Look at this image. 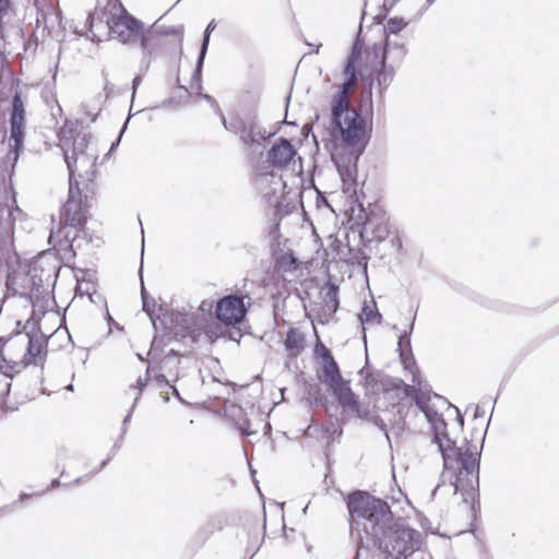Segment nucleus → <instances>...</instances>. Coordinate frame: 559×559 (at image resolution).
Returning <instances> with one entry per match:
<instances>
[{"label": "nucleus", "instance_id": "obj_22", "mask_svg": "<svg viewBox=\"0 0 559 559\" xmlns=\"http://www.w3.org/2000/svg\"><path fill=\"white\" fill-rule=\"evenodd\" d=\"M305 336L295 329L290 328L284 340V347L290 357H297L304 349Z\"/></svg>", "mask_w": 559, "mask_h": 559}, {"label": "nucleus", "instance_id": "obj_34", "mask_svg": "<svg viewBox=\"0 0 559 559\" xmlns=\"http://www.w3.org/2000/svg\"><path fill=\"white\" fill-rule=\"evenodd\" d=\"M401 361L405 369L409 370L413 373V381H416V372L418 371L416 366V360L413 355L412 349L406 352L399 353Z\"/></svg>", "mask_w": 559, "mask_h": 559}, {"label": "nucleus", "instance_id": "obj_48", "mask_svg": "<svg viewBox=\"0 0 559 559\" xmlns=\"http://www.w3.org/2000/svg\"><path fill=\"white\" fill-rule=\"evenodd\" d=\"M130 118H131V116L129 115V117L127 118V120L124 121V123H123V126H122V128H121V130H120L119 136H118V138L116 139V141L111 144V146H110V150H109L108 154H110L112 151H115V150L117 148V146L119 145L120 140H121V136H122L123 132H124V131H126V129H127V126H128V123H129Z\"/></svg>", "mask_w": 559, "mask_h": 559}, {"label": "nucleus", "instance_id": "obj_8", "mask_svg": "<svg viewBox=\"0 0 559 559\" xmlns=\"http://www.w3.org/2000/svg\"><path fill=\"white\" fill-rule=\"evenodd\" d=\"M107 26L110 35L122 44L136 45L147 35L143 22L128 12L107 21Z\"/></svg>", "mask_w": 559, "mask_h": 559}, {"label": "nucleus", "instance_id": "obj_62", "mask_svg": "<svg viewBox=\"0 0 559 559\" xmlns=\"http://www.w3.org/2000/svg\"><path fill=\"white\" fill-rule=\"evenodd\" d=\"M216 112L221 116L222 123H223L224 128L227 130V127L229 126V121L226 120V118L221 109H219V111H216Z\"/></svg>", "mask_w": 559, "mask_h": 559}, {"label": "nucleus", "instance_id": "obj_18", "mask_svg": "<svg viewBox=\"0 0 559 559\" xmlns=\"http://www.w3.org/2000/svg\"><path fill=\"white\" fill-rule=\"evenodd\" d=\"M215 26H216L215 21L212 20L207 24V26H206V28L204 31L203 39H202V43H201L199 56H198L197 63H195V68H194L193 73H192V82L197 84L198 92L202 88V85H201L202 68H203L204 59H205V56H206V52H207V49H209V43H210L211 33L215 28Z\"/></svg>", "mask_w": 559, "mask_h": 559}, {"label": "nucleus", "instance_id": "obj_17", "mask_svg": "<svg viewBox=\"0 0 559 559\" xmlns=\"http://www.w3.org/2000/svg\"><path fill=\"white\" fill-rule=\"evenodd\" d=\"M348 92L340 90L333 97L331 103V124L332 127H341V121L347 116L348 111H357L349 107L347 99Z\"/></svg>", "mask_w": 559, "mask_h": 559}, {"label": "nucleus", "instance_id": "obj_5", "mask_svg": "<svg viewBox=\"0 0 559 559\" xmlns=\"http://www.w3.org/2000/svg\"><path fill=\"white\" fill-rule=\"evenodd\" d=\"M450 454H452L453 467L449 469L443 467L442 476L449 478L455 492L467 490L468 488L474 490V483L477 486L479 484L480 450L477 445H469L463 450L454 444L450 450Z\"/></svg>", "mask_w": 559, "mask_h": 559}, {"label": "nucleus", "instance_id": "obj_24", "mask_svg": "<svg viewBox=\"0 0 559 559\" xmlns=\"http://www.w3.org/2000/svg\"><path fill=\"white\" fill-rule=\"evenodd\" d=\"M171 321L180 326L179 330L176 331V335H180L182 337L190 335L194 325L193 314L177 312L173 314Z\"/></svg>", "mask_w": 559, "mask_h": 559}, {"label": "nucleus", "instance_id": "obj_52", "mask_svg": "<svg viewBox=\"0 0 559 559\" xmlns=\"http://www.w3.org/2000/svg\"><path fill=\"white\" fill-rule=\"evenodd\" d=\"M200 95L202 96L203 99H205L211 105V107H213L215 109V111H219L218 104L214 97H212L209 94H200Z\"/></svg>", "mask_w": 559, "mask_h": 559}, {"label": "nucleus", "instance_id": "obj_3", "mask_svg": "<svg viewBox=\"0 0 559 559\" xmlns=\"http://www.w3.org/2000/svg\"><path fill=\"white\" fill-rule=\"evenodd\" d=\"M58 266L44 258L20 266L7 275L3 301L19 297L33 307V311L49 295V288L55 285Z\"/></svg>", "mask_w": 559, "mask_h": 559}, {"label": "nucleus", "instance_id": "obj_7", "mask_svg": "<svg viewBox=\"0 0 559 559\" xmlns=\"http://www.w3.org/2000/svg\"><path fill=\"white\" fill-rule=\"evenodd\" d=\"M9 123L10 136L7 158L8 162L12 163V167H14L24 146L26 124L24 103L19 91H15L12 98V110L10 114Z\"/></svg>", "mask_w": 559, "mask_h": 559}, {"label": "nucleus", "instance_id": "obj_33", "mask_svg": "<svg viewBox=\"0 0 559 559\" xmlns=\"http://www.w3.org/2000/svg\"><path fill=\"white\" fill-rule=\"evenodd\" d=\"M380 64L382 63L380 62ZM395 69L396 68L389 66L388 63L381 66L377 74V81L380 87L386 88L391 84L395 74Z\"/></svg>", "mask_w": 559, "mask_h": 559}, {"label": "nucleus", "instance_id": "obj_14", "mask_svg": "<svg viewBox=\"0 0 559 559\" xmlns=\"http://www.w3.org/2000/svg\"><path fill=\"white\" fill-rule=\"evenodd\" d=\"M296 155V150L290 140L281 138L267 152V160L273 167L283 168L287 166Z\"/></svg>", "mask_w": 559, "mask_h": 559}, {"label": "nucleus", "instance_id": "obj_27", "mask_svg": "<svg viewBox=\"0 0 559 559\" xmlns=\"http://www.w3.org/2000/svg\"><path fill=\"white\" fill-rule=\"evenodd\" d=\"M179 376L176 373L174 378H167L164 373L154 374L153 380L156 382L158 389H164L165 386L171 390V394L181 403H186L183 399L180 396L179 391L177 390L175 383L178 381Z\"/></svg>", "mask_w": 559, "mask_h": 559}, {"label": "nucleus", "instance_id": "obj_39", "mask_svg": "<svg viewBox=\"0 0 559 559\" xmlns=\"http://www.w3.org/2000/svg\"><path fill=\"white\" fill-rule=\"evenodd\" d=\"M370 421L374 426H377L381 431H383L386 441L389 442V444H391L390 435H389V431H388V428H386V425H385L384 420L379 415L374 414V415L371 416Z\"/></svg>", "mask_w": 559, "mask_h": 559}, {"label": "nucleus", "instance_id": "obj_41", "mask_svg": "<svg viewBox=\"0 0 559 559\" xmlns=\"http://www.w3.org/2000/svg\"><path fill=\"white\" fill-rule=\"evenodd\" d=\"M421 412L425 414V417L430 425L443 418L442 414L438 413L430 405L427 406V408H424Z\"/></svg>", "mask_w": 559, "mask_h": 559}, {"label": "nucleus", "instance_id": "obj_50", "mask_svg": "<svg viewBox=\"0 0 559 559\" xmlns=\"http://www.w3.org/2000/svg\"><path fill=\"white\" fill-rule=\"evenodd\" d=\"M182 32H183V26L179 25V26H171V27L163 31L162 34H164V35H179Z\"/></svg>", "mask_w": 559, "mask_h": 559}, {"label": "nucleus", "instance_id": "obj_35", "mask_svg": "<svg viewBox=\"0 0 559 559\" xmlns=\"http://www.w3.org/2000/svg\"><path fill=\"white\" fill-rule=\"evenodd\" d=\"M145 386H146V383L143 382L142 377H139V379L136 381V384L131 386V389H135L136 390V395L134 397L133 404H132L129 413L127 414V416L124 417V419L122 421V431L123 430L126 431V426L130 421L132 413H133L134 407H135V404H136L140 395H141L142 391L145 389Z\"/></svg>", "mask_w": 559, "mask_h": 559}, {"label": "nucleus", "instance_id": "obj_45", "mask_svg": "<svg viewBox=\"0 0 559 559\" xmlns=\"http://www.w3.org/2000/svg\"><path fill=\"white\" fill-rule=\"evenodd\" d=\"M12 0H0V21L12 11Z\"/></svg>", "mask_w": 559, "mask_h": 559}, {"label": "nucleus", "instance_id": "obj_59", "mask_svg": "<svg viewBox=\"0 0 559 559\" xmlns=\"http://www.w3.org/2000/svg\"><path fill=\"white\" fill-rule=\"evenodd\" d=\"M59 486H61V483H60V480H59L58 478H56V479H53V480L50 483V485L47 487V489L43 491V493L47 492V491H48V490H50V489H53V488H56V487H59Z\"/></svg>", "mask_w": 559, "mask_h": 559}, {"label": "nucleus", "instance_id": "obj_60", "mask_svg": "<svg viewBox=\"0 0 559 559\" xmlns=\"http://www.w3.org/2000/svg\"><path fill=\"white\" fill-rule=\"evenodd\" d=\"M456 413H457L456 421H457L460 428H463L464 418H463V415L461 414V412H460V409L457 407H456Z\"/></svg>", "mask_w": 559, "mask_h": 559}, {"label": "nucleus", "instance_id": "obj_15", "mask_svg": "<svg viewBox=\"0 0 559 559\" xmlns=\"http://www.w3.org/2000/svg\"><path fill=\"white\" fill-rule=\"evenodd\" d=\"M338 308V286L330 282L323 295V306L318 313L319 323H329L337 312Z\"/></svg>", "mask_w": 559, "mask_h": 559}, {"label": "nucleus", "instance_id": "obj_26", "mask_svg": "<svg viewBox=\"0 0 559 559\" xmlns=\"http://www.w3.org/2000/svg\"><path fill=\"white\" fill-rule=\"evenodd\" d=\"M344 82L341 85L342 91L350 93L358 83L357 72L353 60H347L344 67Z\"/></svg>", "mask_w": 559, "mask_h": 559}, {"label": "nucleus", "instance_id": "obj_20", "mask_svg": "<svg viewBox=\"0 0 559 559\" xmlns=\"http://www.w3.org/2000/svg\"><path fill=\"white\" fill-rule=\"evenodd\" d=\"M365 234H370L372 239L381 241L385 239L389 234L388 225L376 216H367L362 225L361 237Z\"/></svg>", "mask_w": 559, "mask_h": 559}, {"label": "nucleus", "instance_id": "obj_53", "mask_svg": "<svg viewBox=\"0 0 559 559\" xmlns=\"http://www.w3.org/2000/svg\"><path fill=\"white\" fill-rule=\"evenodd\" d=\"M141 82H142V75L140 73V74H136L132 81V99L134 98L136 90H138L139 85L141 84Z\"/></svg>", "mask_w": 559, "mask_h": 559}, {"label": "nucleus", "instance_id": "obj_57", "mask_svg": "<svg viewBox=\"0 0 559 559\" xmlns=\"http://www.w3.org/2000/svg\"><path fill=\"white\" fill-rule=\"evenodd\" d=\"M213 307L212 301L203 300L200 305V310L202 311H211Z\"/></svg>", "mask_w": 559, "mask_h": 559}, {"label": "nucleus", "instance_id": "obj_61", "mask_svg": "<svg viewBox=\"0 0 559 559\" xmlns=\"http://www.w3.org/2000/svg\"><path fill=\"white\" fill-rule=\"evenodd\" d=\"M484 411L480 408V406L475 407L474 418H479L484 416Z\"/></svg>", "mask_w": 559, "mask_h": 559}, {"label": "nucleus", "instance_id": "obj_56", "mask_svg": "<svg viewBox=\"0 0 559 559\" xmlns=\"http://www.w3.org/2000/svg\"><path fill=\"white\" fill-rule=\"evenodd\" d=\"M140 276H142V266L140 267ZM148 298L147 292L144 286L143 277H141V299L146 300Z\"/></svg>", "mask_w": 559, "mask_h": 559}, {"label": "nucleus", "instance_id": "obj_43", "mask_svg": "<svg viewBox=\"0 0 559 559\" xmlns=\"http://www.w3.org/2000/svg\"><path fill=\"white\" fill-rule=\"evenodd\" d=\"M142 306H143V310L150 317L153 326L156 329V324H155V321H154L153 316H152L153 312H154L155 301L154 300L150 301V299L147 298L146 300H142Z\"/></svg>", "mask_w": 559, "mask_h": 559}, {"label": "nucleus", "instance_id": "obj_31", "mask_svg": "<svg viewBox=\"0 0 559 559\" xmlns=\"http://www.w3.org/2000/svg\"><path fill=\"white\" fill-rule=\"evenodd\" d=\"M27 365L24 359L21 361L12 359L4 360V364L0 362V372L4 377L12 379L15 373H19Z\"/></svg>", "mask_w": 559, "mask_h": 559}, {"label": "nucleus", "instance_id": "obj_23", "mask_svg": "<svg viewBox=\"0 0 559 559\" xmlns=\"http://www.w3.org/2000/svg\"><path fill=\"white\" fill-rule=\"evenodd\" d=\"M228 131L234 132L235 134H238L240 138V141L246 146H252V136L248 133V117H234L229 120V126L227 127Z\"/></svg>", "mask_w": 559, "mask_h": 559}, {"label": "nucleus", "instance_id": "obj_47", "mask_svg": "<svg viewBox=\"0 0 559 559\" xmlns=\"http://www.w3.org/2000/svg\"><path fill=\"white\" fill-rule=\"evenodd\" d=\"M37 47V41L33 38H28V39H25L23 37V44H21V49L25 52H27L28 50L33 49L35 50Z\"/></svg>", "mask_w": 559, "mask_h": 559}, {"label": "nucleus", "instance_id": "obj_11", "mask_svg": "<svg viewBox=\"0 0 559 559\" xmlns=\"http://www.w3.org/2000/svg\"><path fill=\"white\" fill-rule=\"evenodd\" d=\"M157 338L154 337L152 341L151 349L147 355H152V358L148 360V366L145 371L144 378H142L143 382L147 384L151 379V372L162 373L160 371H165L167 378H174L175 374L178 373V368L180 365L179 354L175 349H170L169 353L162 359L156 360L155 352Z\"/></svg>", "mask_w": 559, "mask_h": 559}, {"label": "nucleus", "instance_id": "obj_4", "mask_svg": "<svg viewBox=\"0 0 559 559\" xmlns=\"http://www.w3.org/2000/svg\"><path fill=\"white\" fill-rule=\"evenodd\" d=\"M332 128L347 151L346 155H333L332 159L342 178L344 189L349 191L353 188L355 191L357 164L369 141L366 120L359 111H348L341 121V127Z\"/></svg>", "mask_w": 559, "mask_h": 559}, {"label": "nucleus", "instance_id": "obj_40", "mask_svg": "<svg viewBox=\"0 0 559 559\" xmlns=\"http://www.w3.org/2000/svg\"><path fill=\"white\" fill-rule=\"evenodd\" d=\"M400 48H406L405 44L400 41L396 37L391 38V36L386 35L383 50H392V49H400Z\"/></svg>", "mask_w": 559, "mask_h": 559}, {"label": "nucleus", "instance_id": "obj_9", "mask_svg": "<svg viewBox=\"0 0 559 559\" xmlns=\"http://www.w3.org/2000/svg\"><path fill=\"white\" fill-rule=\"evenodd\" d=\"M23 333L17 330L15 337H26L27 338V347L26 353L24 355V360L26 364L39 365L43 362V349L45 345L44 335L39 333L38 318L36 317V310L33 311L32 316L25 322Z\"/></svg>", "mask_w": 559, "mask_h": 559}, {"label": "nucleus", "instance_id": "obj_16", "mask_svg": "<svg viewBox=\"0 0 559 559\" xmlns=\"http://www.w3.org/2000/svg\"><path fill=\"white\" fill-rule=\"evenodd\" d=\"M23 44V29L17 26L5 28L1 32L0 57L5 59L10 55H20Z\"/></svg>", "mask_w": 559, "mask_h": 559}, {"label": "nucleus", "instance_id": "obj_1", "mask_svg": "<svg viewBox=\"0 0 559 559\" xmlns=\"http://www.w3.org/2000/svg\"><path fill=\"white\" fill-rule=\"evenodd\" d=\"M350 536L357 543L354 559H407L419 549L418 531L399 525L391 507L367 491L355 490L346 497Z\"/></svg>", "mask_w": 559, "mask_h": 559}, {"label": "nucleus", "instance_id": "obj_25", "mask_svg": "<svg viewBox=\"0 0 559 559\" xmlns=\"http://www.w3.org/2000/svg\"><path fill=\"white\" fill-rule=\"evenodd\" d=\"M248 133L252 136V146L255 144L260 145L262 141L273 135V133H267L266 130L258 123L254 116L248 117Z\"/></svg>", "mask_w": 559, "mask_h": 559}, {"label": "nucleus", "instance_id": "obj_12", "mask_svg": "<svg viewBox=\"0 0 559 559\" xmlns=\"http://www.w3.org/2000/svg\"><path fill=\"white\" fill-rule=\"evenodd\" d=\"M430 426L433 432L432 442L437 444L438 450L442 455L443 467L449 469L450 467H453L452 454H450V450L455 444V441L449 437L447 431V423L443 418L435 421Z\"/></svg>", "mask_w": 559, "mask_h": 559}, {"label": "nucleus", "instance_id": "obj_29", "mask_svg": "<svg viewBox=\"0 0 559 559\" xmlns=\"http://www.w3.org/2000/svg\"><path fill=\"white\" fill-rule=\"evenodd\" d=\"M347 253H344V251H341V253L344 255V258L349 262L350 264H357L359 266H367L369 257L359 248H353L349 245L346 246Z\"/></svg>", "mask_w": 559, "mask_h": 559}, {"label": "nucleus", "instance_id": "obj_30", "mask_svg": "<svg viewBox=\"0 0 559 559\" xmlns=\"http://www.w3.org/2000/svg\"><path fill=\"white\" fill-rule=\"evenodd\" d=\"M139 44L143 50L142 59L140 62V72L145 73L151 66L152 56H153V50L150 45L148 34L145 37H142V40Z\"/></svg>", "mask_w": 559, "mask_h": 559}, {"label": "nucleus", "instance_id": "obj_51", "mask_svg": "<svg viewBox=\"0 0 559 559\" xmlns=\"http://www.w3.org/2000/svg\"><path fill=\"white\" fill-rule=\"evenodd\" d=\"M348 415H354L358 418H361V419H367L370 421V418L371 416L373 415L371 412L367 411V409H362L360 407V412L359 413H349Z\"/></svg>", "mask_w": 559, "mask_h": 559}, {"label": "nucleus", "instance_id": "obj_19", "mask_svg": "<svg viewBox=\"0 0 559 559\" xmlns=\"http://www.w3.org/2000/svg\"><path fill=\"white\" fill-rule=\"evenodd\" d=\"M392 385L397 389H402L405 396H409L415 402L416 406L423 411L429 406L430 396L428 393L418 391L414 386L406 384L401 379H392Z\"/></svg>", "mask_w": 559, "mask_h": 559}, {"label": "nucleus", "instance_id": "obj_13", "mask_svg": "<svg viewBox=\"0 0 559 559\" xmlns=\"http://www.w3.org/2000/svg\"><path fill=\"white\" fill-rule=\"evenodd\" d=\"M61 141V150L63 152L64 162L68 163L79 155L88 154V140L85 133L80 131L70 132V136L63 135Z\"/></svg>", "mask_w": 559, "mask_h": 559}, {"label": "nucleus", "instance_id": "obj_28", "mask_svg": "<svg viewBox=\"0 0 559 559\" xmlns=\"http://www.w3.org/2000/svg\"><path fill=\"white\" fill-rule=\"evenodd\" d=\"M406 53H407L406 48L383 50L381 63H382V66H384V63H388L389 66H393L394 68H397L401 66Z\"/></svg>", "mask_w": 559, "mask_h": 559}, {"label": "nucleus", "instance_id": "obj_21", "mask_svg": "<svg viewBox=\"0 0 559 559\" xmlns=\"http://www.w3.org/2000/svg\"><path fill=\"white\" fill-rule=\"evenodd\" d=\"M362 326V338L366 342V324H380L382 322V314L379 312L374 301L370 304L364 302L361 312L358 316Z\"/></svg>", "mask_w": 559, "mask_h": 559}, {"label": "nucleus", "instance_id": "obj_63", "mask_svg": "<svg viewBox=\"0 0 559 559\" xmlns=\"http://www.w3.org/2000/svg\"><path fill=\"white\" fill-rule=\"evenodd\" d=\"M86 23L90 25V31H92L93 24H94V15L92 13L88 14L86 19Z\"/></svg>", "mask_w": 559, "mask_h": 559}, {"label": "nucleus", "instance_id": "obj_49", "mask_svg": "<svg viewBox=\"0 0 559 559\" xmlns=\"http://www.w3.org/2000/svg\"><path fill=\"white\" fill-rule=\"evenodd\" d=\"M124 435H126V431L123 430V431L121 432V435H120L119 439L115 442V444H114V445H112V448L110 449V451H109V453H108V454H109V455H111L112 457L116 455V453H117L118 449L120 448L121 442H122V440H123V438H124Z\"/></svg>", "mask_w": 559, "mask_h": 559}, {"label": "nucleus", "instance_id": "obj_38", "mask_svg": "<svg viewBox=\"0 0 559 559\" xmlns=\"http://www.w3.org/2000/svg\"><path fill=\"white\" fill-rule=\"evenodd\" d=\"M112 456L108 454L107 459H105L98 468H95L93 471H91L88 474H86L84 477H78L75 478V480L73 481L74 485H80L83 479H90L92 478L93 476H95L99 471H102L105 466H107V464L111 461Z\"/></svg>", "mask_w": 559, "mask_h": 559}, {"label": "nucleus", "instance_id": "obj_54", "mask_svg": "<svg viewBox=\"0 0 559 559\" xmlns=\"http://www.w3.org/2000/svg\"><path fill=\"white\" fill-rule=\"evenodd\" d=\"M11 390V383H5V389L0 393V402L5 403V399L9 396Z\"/></svg>", "mask_w": 559, "mask_h": 559}, {"label": "nucleus", "instance_id": "obj_46", "mask_svg": "<svg viewBox=\"0 0 559 559\" xmlns=\"http://www.w3.org/2000/svg\"><path fill=\"white\" fill-rule=\"evenodd\" d=\"M361 55V48L359 46V40L356 39V41L353 44L350 55L347 60H353V63H355Z\"/></svg>", "mask_w": 559, "mask_h": 559}, {"label": "nucleus", "instance_id": "obj_55", "mask_svg": "<svg viewBox=\"0 0 559 559\" xmlns=\"http://www.w3.org/2000/svg\"><path fill=\"white\" fill-rule=\"evenodd\" d=\"M7 341H4L3 337H0V362L4 364V360H9L7 357H5V354H4V345H5Z\"/></svg>", "mask_w": 559, "mask_h": 559}, {"label": "nucleus", "instance_id": "obj_2", "mask_svg": "<svg viewBox=\"0 0 559 559\" xmlns=\"http://www.w3.org/2000/svg\"><path fill=\"white\" fill-rule=\"evenodd\" d=\"M94 154L79 155L68 160L69 193L61 209L58 230L50 231L49 243L73 250V243L84 231L95 194L93 177L96 173Z\"/></svg>", "mask_w": 559, "mask_h": 559}, {"label": "nucleus", "instance_id": "obj_37", "mask_svg": "<svg viewBox=\"0 0 559 559\" xmlns=\"http://www.w3.org/2000/svg\"><path fill=\"white\" fill-rule=\"evenodd\" d=\"M316 352L322 357L324 360L323 366H328L335 361L332 353L322 343L316 345Z\"/></svg>", "mask_w": 559, "mask_h": 559}, {"label": "nucleus", "instance_id": "obj_44", "mask_svg": "<svg viewBox=\"0 0 559 559\" xmlns=\"http://www.w3.org/2000/svg\"><path fill=\"white\" fill-rule=\"evenodd\" d=\"M236 425H237V429L240 431L241 435H243V436L251 435V431L249 430L250 423H249V420L246 417L240 418L236 423Z\"/></svg>", "mask_w": 559, "mask_h": 559}, {"label": "nucleus", "instance_id": "obj_10", "mask_svg": "<svg viewBox=\"0 0 559 559\" xmlns=\"http://www.w3.org/2000/svg\"><path fill=\"white\" fill-rule=\"evenodd\" d=\"M247 314V307L243 297L227 295L216 302L215 317L226 325H235L243 321Z\"/></svg>", "mask_w": 559, "mask_h": 559}, {"label": "nucleus", "instance_id": "obj_64", "mask_svg": "<svg viewBox=\"0 0 559 559\" xmlns=\"http://www.w3.org/2000/svg\"><path fill=\"white\" fill-rule=\"evenodd\" d=\"M7 211H8V218L14 221L15 219L14 213L10 209H8Z\"/></svg>", "mask_w": 559, "mask_h": 559}, {"label": "nucleus", "instance_id": "obj_6", "mask_svg": "<svg viewBox=\"0 0 559 559\" xmlns=\"http://www.w3.org/2000/svg\"><path fill=\"white\" fill-rule=\"evenodd\" d=\"M321 371L323 382L331 390L343 412L345 414L359 413L360 403L358 396L353 392L350 381L342 377L337 362L333 361L328 366H322Z\"/></svg>", "mask_w": 559, "mask_h": 559}, {"label": "nucleus", "instance_id": "obj_36", "mask_svg": "<svg viewBox=\"0 0 559 559\" xmlns=\"http://www.w3.org/2000/svg\"><path fill=\"white\" fill-rule=\"evenodd\" d=\"M414 322H415V317L413 318L412 322L409 323L408 331H405L404 333H402L400 335L399 342H397V352L399 353L412 349L411 334L413 333V330H414Z\"/></svg>", "mask_w": 559, "mask_h": 559}, {"label": "nucleus", "instance_id": "obj_32", "mask_svg": "<svg viewBox=\"0 0 559 559\" xmlns=\"http://www.w3.org/2000/svg\"><path fill=\"white\" fill-rule=\"evenodd\" d=\"M411 22H408V19L406 20L403 16H393L390 17L386 21V24L384 26V31L386 35L391 36H397L399 33L404 29Z\"/></svg>", "mask_w": 559, "mask_h": 559}, {"label": "nucleus", "instance_id": "obj_58", "mask_svg": "<svg viewBox=\"0 0 559 559\" xmlns=\"http://www.w3.org/2000/svg\"><path fill=\"white\" fill-rule=\"evenodd\" d=\"M436 0H417V3H421V8L425 9V12L428 10V8L435 2Z\"/></svg>", "mask_w": 559, "mask_h": 559}, {"label": "nucleus", "instance_id": "obj_42", "mask_svg": "<svg viewBox=\"0 0 559 559\" xmlns=\"http://www.w3.org/2000/svg\"><path fill=\"white\" fill-rule=\"evenodd\" d=\"M36 495L37 493L21 492L19 498L16 500H14L12 503H10L9 506H7L5 509L17 510L20 508V503L24 502L25 500H27Z\"/></svg>", "mask_w": 559, "mask_h": 559}]
</instances>
